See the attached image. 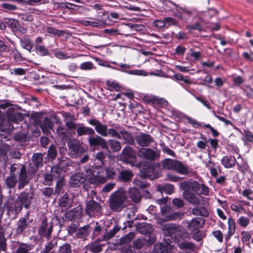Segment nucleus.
Returning a JSON list of instances; mask_svg holds the SVG:
<instances>
[{
	"label": "nucleus",
	"mask_w": 253,
	"mask_h": 253,
	"mask_svg": "<svg viewBox=\"0 0 253 253\" xmlns=\"http://www.w3.org/2000/svg\"><path fill=\"white\" fill-rule=\"evenodd\" d=\"M40 126L42 130L44 128L51 129L53 127V123L50 118L45 117L43 118V120Z\"/></svg>",
	"instance_id": "44"
},
{
	"label": "nucleus",
	"mask_w": 253,
	"mask_h": 253,
	"mask_svg": "<svg viewBox=\"0 0 253 253\" xmlns=\"http://www.w3.org/2000/svg\"><path fill=\"white\" fill-rule=\"evenodd\" d=\"M120 157L126 164H133L136 158V154L132 147L126 146L122 150Z\"/></svg>",
	"instance_id": "11"
},
{
	"label": "nucleus",
	"mask_w": 253,
	"mask_h": 253,
	"mask_svg": "<svg viewBox=\"0 0 253 253\" xmlns=\"http://www.w3.org/2000/svg\"><path fill=\"white\" fill-rule=\"evenodd\" d=\"M156 241L155 237H144L143 239H138L132 243V247L135 250L142 249L145 245L149 246L153 245Z\"/></svg>",
	"instance_id": "17"
},
{
	"label": "nucleus",
	"mask_w": 253,
	"mask_h": 253,
	"mask_svg": "<svg viewBox=\"0 0 253 253\" xmlns=\"http://www.w3.org/2000/svg\"><path fill=\"white\" fill-rule=\"evenodd\" d=\"M46 32L49 34H51L58 37L63 36L65 34V32L64 31L56 29L54 27L51 26H48L46 28Z\"/></svg>",
	"instance_id": "43"
},
{
	"label": "nucleus",
	"mask_w": 253,
	"mask_h": 253,
	"mask_svg": "<svg viewBox=\"0 0 253 253\" xmlns=\"http://www.w3.org/2000/svg\"><path fill=\"white\" fill-rule=\"evenodd\" d=\"M34 192L33 189H25L17 196L14 204L16 212H20L23 208L29 209L31 208L32 201L34 200Z\"/></svg>",
	"instance_id": "5"
},
{
	"label": "nucleus",
	"mask_w": 253,
	"mask_h": 253,
	"mask_svg": "<svg viewBox=\"0 0 253 253\" xmlns=\"http://www.w3.org/2000/svg\"><path fill=\"white\" fill-rule=\"evenodd\" d=\"M68 146L69 150L75 157L80 156L85 152V150L79 141H69L68 142Z\"/></svg>",
	"instance_id": "18"
},
{
	"label": "nucleus",
	"mask_w": 253,
	"mask_h": 253,
	"mask_svg": "<svg viewBox=\"0 0 253 253\" xmlns=\"http://www.w3.org/2000/svg\"><path fill=\"white\" fill-rule=\"evenodd\" d=\"M238 169L243 174H245L249 170V166L246 162H243L240 164L237 162Z\"/></svg>",
	"instance_id": "56"
},
{
	"label": "nucleus",
	"mask_w": 253,
	"mask_h": 253,
	"mask_svg": "<svg viewBox=\"0 0 253 253\" xmlns=\"http://www.w3.org/2000/svg\"><path fill=\"white\" fill-rule=\"evenodd\" d=\"M58 253H72L71 247L69 244H65L60 247Z\"/></svg>",
	"instance_id": "64"
},
{
	"label": "nucleus",
	"mask_w": 253,
	"mask_h": 253,
	"mask_svg": "<svg viewBox=\"0 0 253 253\" xmlns=\"http://www.w3.org/2000/svg\"><path fill=\"white\" fill-rule=\"evenodd\" d=\"M138 155L144 159L154 161L158 159L160 155L150 148H141L138 152Z\"/></svg>",
	"instance_id": "14"
},
{
	"label": "nucleus",
	"mask_w": 253,
	"mask_h": 253,
	"mask_svg": "<svg viewBox=\"0 0 253 253\" xmlns=\"http://www.w3.org/2000/svg\"><path fill=\"white\" fill-rule=\"evenodd\" d=\"M56 131L59 137L62 139L65 138L67 136L68 130L64 126H59L57 128Z\"/></svg>",
	"instance_id": "55"
},
{
	"label": "nucleus",
	"mask_w": 253,
	"mask_h": 253,
	"mask_svg": "<svg viewBox=\"0 0 253 253\" xmlns=\"http://www.w3.org/2000/svg\"><path fill=\"white\" fill-rule=\"evenodd\" d=\"M135 235L134 232H130L125 236L122 237L120 239L119 244L120 245L127 244L131 242Z\"/></svg>",
	"instance_id": "41"
},
{
	"label": "nucleus",
	"mask_w": 253,
	"mask_h": 253,
	"mask_svg": "<svg viewBox=\"0 0 253 253\" xmlns=\"http://www.w3.org/2000/svg\"><path fill=\"white\" fill-rule=\"evenodd\" d=\"M77 132L78 136L86 135L91 136L89 137H93L92 136L95 135V133L94 130L92 128L85 126L83 124H82L77 128Z\"/></svg>",
	"instance_id": "24"
},
{
	"label": "nucleus",
	"mask_w": 253,
	"mask_h": 253,
	"mask_svg": "<svg viewBox=\"0 0 253 253\" xmlns=\"http://www.w3.org/2000/svg\"><path fill=\"white\" fill-rule=\"evenodd\" d=\"M126 205L127 198L123 192L116 191L111 195L109 206L113 211H120Z\"/></svg>",
	"instance_id": "7"
},
{
	"label": "nucleus",
	"mask_w": 253,
	"mask_h": 253,
	"mask_svg": "<svg viewBox=\"0 0 253 253\" xmlns=\"http://www.w3.org/2000/svg\"><path fill=\"white\" fill-rule=\"evenodd\" d=\"M32 245L28 244L21 243L15 251V253H30Z\"/></svg>",
	"instance_id": "46"
},
{
	"label": "nucleus",
	"mask_w": 253,
	"mask_h": 253,
	"mask_svg": "<svg viewBox=\"0 0 253 253\" xmlns=\"http://www.w3.org/2000/svg\"><path fill=\"white\" fill-rule=\"evenodd\" d=\"M173 77L176 81H183L185 83L187 84H191L192 83V81L187 76L185 78L180 73L174 74Z\"/></svg>",
	"instance_id": "58"
},
{
	"label": "nucleus",
	"mask_w": 253,
	"mask_h": 253,
	"mask_svg": "<svg viewBox=\"0 0 253 253\" xmlns=\"http://www.w3.org/2000/svg\"><path fill=\"white\" fill-rule=\"evenodd\" d=\"M88 140L91 147L96 149L100 147L108 152H110L108 144L114 152H118L121 150L122 148L121 143L119 141L110 139L108 143L104 138L98 135H95L94 137H88Z\"/></svg>",
	"instance_id": "4"
},
{
	"label": "nucleus",
	"mask_w": 253,
	"mask_h": 253,
	"mask_svg": "<svg viewBox=\"0 0 253 253\" xmlns=\"http://www.w3.org/2000/svg\"><path fill=\"white\" fill-rule=\"evenodd\" d=\"M99 169L102 170V169H99L98 166L94 165V166L92 167V169H88L85 170L86 175H85L86 177L89 176V181L90 182V178L93 177L94 176H95L100 173Z\"/></svg>",
	"instance_id": "37"
},
{
	"label": "nucleus",
	"mask_w": 253,
	"mask_h": 253,
	"mask_svg": "<svg viewBox=\"0 0 253 253\" xmlns=\"http://www.w3.org/2000/svg\"><path fill=\"white\" fill-rule=\"evenodd\" d=\"M82 208L80 206H78L67 212L65 213V217L68 219L69 221H73L76 219H80L82 216Z\"/></svg>",
	"instance_id": "22"
},
{
	"label": "nucleus",
	"mask_w": 253,
	"mask_h": 253,
	"mask_svg": "<svg viewBox=\"0 0 253 253\" xmlns=\"http://www.w3.org/2000/svg\"><path fill=\"white\" fill-rule=\"evenodd\" d=\"M192 212L195 215H201L205 217H208L209 215L208 211L204 207L194 208L192 209Z\"/></svg>",
	"instance_id": "35"
},
{
	"label": "nucleus",
	"mask_w": 253,
	"mask_h": 253,
	"mask_svg": "<svg viewBox=\"0 0 253 253\" xmlns=\"http://www.w3.org/2000/svg\"><path fill=\"white\" fill-rule=\"evenodd\" d=\"M95 68L93 64L90 61L82 63L80 65V69L83 70H90Z\"/></svg>",
	"instance_id": "62"
},
{
	"label": "nucleus",
	"mask_w": 253,
	"mask_h": 253,
	"mask_svg": "<svg viewBox=\"0 0 253 253\" xmlns=\"http://www.w3.org/2000/svg\"><path fill=\"white\" fill-rule=\"evenodd\" d=\"M57 152L55 145H51L47 151V156L51 160H54L57 156Z\"/></svg>",
	"instance_id": "51"
},
{
	"label": "nucleus",
	"mask_w": 253,
	"mask_h": 253,
	"mask_svg": "<svg viewBox=\"0 0 253 253\" xmlns=\"http://www.w3.org/2000/svg\"><path fill=\"white\" fill-rule=\"evenodd\" d=\"M121 134V137L124 140V143L128 145H133L134 144V139H133L132 134L128 131L125 129H122L119 130Z\"/></svg>",
	"instance_id": "32"
},
{
	"label": "nucleus",
	"mask_w": 253,
	"mask_h": 253,
	"mask_svg": "<svg viewBox=\"0 0 253 253\" xmlns=\"http://www.w3.org/2000/svg\"><path fill=\"white\" fill-rule=\"evenodd\" d=\"M95 158L99 161V164L97 166L99 169H102V166L104 165V160L106 158V155L102 151H100L96 154Z\"/></svg>",
	"instance_id": "53"
},
{
	"label": "nucleus",
	"mask_w": 253,
	"mask_h": 253,
	"mask_svg": "<svg viewBox=\"0 0 253 253\" xmlns=\"http://www.w3.org/2000/svg\"><path fill=\"white\" fill-rule=\"evenodd\" d=\"M86 179V176L83 172H77L72 175L70 179V184L73 187H78Z\"/></svg>",
	"instance_id": "20"
},
{
	"label": "nucleus",
	"mask_w": 253,
	"mask_h": 253,
	"mask_svg": "<svg viewBox=\"0 0 253 253\" xmlns=\"http://www.w3.org/2000/svg\"><path fill=\"white\" fill-rule=\"evenodd\" d=\"M117 171L119 172V169L113 168H107L105 170L106 176L97 175L90 178V182L94 184L104 183L107 179H114L117 176Z\"/></svg>",
	"instance_id": "9"
},
{
	"label": "nucleus",
	"mask_w": 253,
	"mask_h": 253,
	"mask_svg": "<svg viewBox=\"0 0 253 253\" xmlns=\"http://www.w3.org/2000/svg\"><path fill=\"white\" fill-rule=\"evenodd\" d=\"M36 53L42 56L48 55L49 54L48 50L45 45H34Z\"/></svg>",
	"instance_id": "38"
},
{
	"label": "nucleus",
	"mask_w": 253,
	"mask_h": 253,
	"mask_svg": "<svg viewBox=\"0 0 253 253\" xmlns=\"http://www.w3.org/2000/svg\"><path fill=\"white\" fill-rule=\"evenodd\" d=\"M127 217L129 220L127 221H133L135 220H140L144 219L145 220H147V218L146 216L143 214H137L135 215V213L133 211H131L130 213H128L127 215Z\"/></svg>",
	"instance_id": "47"
},
{
	"label": "nucleus",
	"mask_w": 253,
	"mask_h": 253,
	"mask_svg": "<svg viewBox=\"0 0 253 253\" xmlns=\"http://www.w3.org/2000/svg\"><path fill=\"white\" fill-rule=\"evenodd\" d=\"M162 189L166 193L170 195L174 192V187L172 184L167 183L165 184Z\"/></svg>",
	"instance_id": "60"
},
{
	"label": "nucleus",
	"mask_w": 253,
	"mask_h": 253,
	"mask_svg": "<svg viewBox=\"0 0 253 253\" xmlns=\"http://www.w3.org/2000/svg\"><path fill=\"white\" fill-rule=\"evenodd\" d=\"M128 195L129 198L135 203H138L142 198L140 192L135 187L129 189Z\"/></svg>",
	"instance_id": "33"
},
{
	"label": "nucleus",
	"mask_w": 253,
	"mask_h": 253,
	"mask_svg": "<svg viewBox=\"0 0 253 253\" xmlns=\"http://www.w3.org/2000/svg\"><path fill=\"white\" fill-rule=\"evenodd\" d=\"M101 211V207L97 202L92 200L86 204L85 212L90 216H95V214L99 215Z\"/></svg>",
	"instance_id": "12"
},
{
	"label": "nucleus",
	"mask_w": 253,
	"mask_h": 253,
	"mask_svg": "<svg viewBox=\"0 0 253 253\" xmlns=\"http://www.w3.org/2000/svg\"><path fill=\"white\" fill-rule=\"evenodd\" d=\"M11 126V125L0 115V130L2 132H6L10 129Z\"/></svg>",
	"instance_id": "45"
},
{
	"label": "nucleus",
	"mask_w": 253,
	"mask_h": 253,
	"mask_svg": "<svg viewBox=\"0 0 253 253\" xmlns=\"http://www.w3.org/2000/svg\"><path fill=\"white\" fill-rule=\"evenodd\" d=\"M20 44L22 48L28 51L29 53L32 52L34 46L32 40L25 37L20 39Z\"/></svg>",
	"instance_id": "31"
},
{
	"label": "nucleus",
	"mask_w": 253,
	"mask_h": 253,
	"mask_svg": "<svg viewBox=\"0 0 253 253\" xmlns=\"http://www.w3.org/2000/svg\"><path fill=\"white\" fill-rule=\"evenodd\" d=\"M7 24L8 26L13 31H14L15 28L17 27L18 24L19 23L18 20L13 18L5 19V23Z\"/></svg>",
	"instance_id": "54"
},
{
	"label": "nucleus",
	"mask_w": 253,
	"mask_h": 253,
	"mask_svg": "<svg viewBox=\"0 0 253 253\" xmlns=\"http://www.w3.org/2000/svg\"><path fill=\"white\" fill-rule=\"evenodd\" d=\"M153 25L156 29L158 30H161L163 28H164L166 26L165 19H164L163 20H155L153 22Z\"/></svg>",
	"instance_id": "63"
},
{
	"label": "nucleus",
	"mask_w": 253,
	"mask_h": 253,
	"mask_svg": "<svg viewBox=\"0 0 253 253\" xmlns=\"http://www.w3.org/2000/svg\"><path fill=\"white\" fill-rule=\"evenodd\" d=\"M10 45L8 43H6L2 40H0V52L7 53L10 51Z\"/></svg>",
	"instance_id": "59"
},
{
	"label": "nucleus",
	"mask_w": 253,
	"mask_h": 253,
	"mask_svg": "<svg viewBox=\"0 0 253 253\" xmlns=\"http://www.w3.org/2000/svg\"><path fill=\"white\" fill-rule=\"evenodd\" d=\"M21 166L18 175L9 174L5 180V184L7 188L9 189H15L17 184V189L21 190L27 186L32 180L30 174L26 171V165L19 164Z\"/></svg>",
	"instance_id": "2"
},
{
	"label": "nucleus",
	"mask_w": 253,
	"mask_h": 253,
	"mask_svg": "<svg viewBox=\"0 0 253 253\" xmlns=\"http://www.w3.org/2000/svg\"><path fill=\"white\" fill-rule=\"evenodd\" d=\"M177 228V227H176ZM177 230H178V229H177ZM176 235L177 237L181 241H185V239H190V235L188 233V232L186 231H182L181 232H179V233H177V231H176Z\"/></svg>",
	"instance_id": "57"
},
{
	"label": "nucleus",
	"mask_w": 253,
	"mask_h": 253,
	"mask_svg": "<svg viewBox=\"0 0 253 253\" xmlns=\"http://www.w3.org/2000/svg\"><path fill=\"white\" fill-rule=\"evenodd\" d=\"M155 253H168L169 245L159 243L155 244L154 248Z\"/></svg>",
	"instance_id": "36"
},
{
	"label": "nucleus",
	"mask_w": 253,
	"mask_h": 253,
	"mask_svg": "<svg viewBox=\"0 0 253 253\" xmlns=\"http://www.w3.org/2000/svg\"><path fill=\"white\" fill-rule=\"evenodd\" d=\"M52 222H42L38 230L39 236L41 237H50L52 232Z\"/></svg>",
	"instance_id": "21"
},
{
	"label": "nucleus",
	"mask_w": 253,
	"mask_h": 253,
	"mask_svg": "<svg viewBox=\"0 0 253 253\" xmlns=\"http://www.w3.org/2000/svg\"><path fill=\"white\" fill-rule=\"evenodd\" d=\"M119 175L117 179L119 181L127 182L131 181L133 176L132 171L130 169H125L119 171Z\"/></svg>",
	"instance_id": "23"
},
{
	"label": "nucleus",
	"mask_w": 253,
	"mask_h": 253,
	"mask_svg": "<svg viewBox=\"0 0 253 253\" xmlns=\"http://www.w3.org/2000/svg\"><path fill=\"white\" fill-rule=\"evenodd\" d=\"M66 172L55 166H53L51 169V173H52L54 179H64L65 173Z\"/></svg>",
	"instance_id": "34"
},
{
	"label": "nucleus",
	"mask_w": 253,
	"mask_h": 253,
	"mask_svg": "<svg viewBox=\"0 0 253 253\" xmlns=\"http://www.w3.org/2000/svg\"><path fill=\"white\" fill-rule=\"evenodd\" d=\"M6 115L8 121L16 124H18L19 121H22L25 117V114L19 112L14 108H8Z\"/></svg>",
	"instance_id": "16"
},
{
	"label": "nucleus",
	"mask_w": 253,
	"mask_h": 253,
	"mask_svg": "<svg viewBox=\"0 0 253 253\" xmlns=\"http://www.w3.org/2000/svg\"><path fill=\"white\" fill-rule=\"evenodd\" d=\"M179 188L183 191L182 197L188 203L197 206L200 204V200L197 195L209 196V188L204 183L192 178L184 180L179 183Z\"/></svg>",
	"instance_id": "1"
},
{
	"label": "nucleus",
	"mask_w": 253,
	"mask_h": 253,
	"mask_svg": "<svg viewBox=\"0 0 253 253\" xmlns=\"http://www.w3.org/2000/svg\"><path fill=\"white\" fill-rule=\"evenodd\" d=\"M164 234V239L166 241H169V242H175L177 244V246L180 250L183 251L188 250L190 252H193L195 249V245L192 242L186 241H181L176 236V232L177 228L172 224H165L163 228Z\"/></svg>",
	"instance_id": "3"
},
{
	"label": "nucleus",
	"mask_w": 253,
	"mask_h": 253,
	"mask_svg": "<svg viewBox=\"0 0 253 253\" xmlns=\"http://www.w3.org/2000/svg\"><path fill=\"white\" fill-rule=\"evenodd\" d=\"M154 168L149 164L142 165L140 168V175L141 177L146 178L153 173Z\"/></svg>",
	"instance_id": "27"
},
{
	"label": "nucleus",
	"mask_w": 253,
	"mask_h": 253,
	"mask_svg": "<svg viewBox=\"0 0 253 253\" xmlns=\"http://www.w3.org/2000/svg\"><path fill=\"white\" fill-rule=\"evenodd\" d=\"M136 227L137 231L144 235V237H155L152 235L154 228L151 224L147 222H137Z\"/></svg>",
	"instance_id": "13"
},
{
	"label": "nucleus",
	"mask_w": 253,
	"mask_h": 253,
	"mask_svg": "<svg viewBox=\"0 0 253 253\" xmlns=\"http://www.w3.org/2000/svg\"><path fill=\"white\" fill-rule=\"evenodd\" d=\"M73 200L69 197L68 193H66L61 197L58 201V206L61 208H69L72 206Z\"/></svg>",
	"instance_id": "26"
},
{
	"label": "nucleus",
	"mask_w": 253,
	"mask_h": 253,
	"mask_svg": "<svg viewBox=\"0 0 253 253\" xmlns=\"http://www.w3.org/2000/svg\"><path fill=\"white\" fill-rule=\"evenodd\" d=\"M71 162L69 158L62 156L58 158L57 162L55 166L66 172L68 167L71 165Z\"/></svg>",
	"instance_id": "28"
},
{
	"label": "nucleus",
	"mask_w": 253,
	"mask_h": 253,
	"mask_svg": "<svg viewBox=\"0 0 253 253\" xmlns=\"http://www.w3.org/2000/svg\"><path fill=\"white\" fill-rule=\"evenodd\" d=\"M186 29L189 31H192L193 30H196L199 32H202L204 31L203 26L199 22H196L193 24L188 25L186 26Z\"/></svg>",
	"instance_id": "52"
},
{
	"label": "nucleus",
	"mask_w": 253,
	"mask_h": 253,
	"mask_svg": "<svg viewBox=\"0 0 253 253\" xmlns=\"http://www.w3.org/2000/svg\"><path fill=\"white\" fill-rule=\"evenodd\" d=\"M119 66L121 68L120 70L126 72L129 75H134L137 76H146L147 74L146 72L141 70H133L130 71H127V69L130 68V66L125 63H121L119 65Z\"/></svg>",
	"instance_id": "25"
},
{
	"label": "nucleus",
	"mask_w": 253,
	"mask_h": 253,
	"mask_svg": "<svg viewBox=\"0 0 253 253\" xmlns=\"http://www.w3.org/2000/svg\"><path fill=\"white\" fill-rule=\"evenodd\" d=\"M135 140L141 147H148L154 141L153 138L150 134L143 132L135 137Z\"/></svg>",
	"instance_id": "19"
},
{
	"label": "nucleus",
	"mask_w": 253,
	"mask_h": 253,
	"mask_svg": "<svg viewBox=\"0 0 253 253\" xmlns=\"http://www.w3.org/2000/svg\"><path fill=\"white\" fill-rule=\"evenodd\" d=\"M88 227L89 226L87 225L81 227L76 234V237L78 238H83L86 237L88 234L87 230Z\"/></svg>",
	"instance_id": "50"
},
{
	"label": "nucleus",
	"mask_w": 253,
	"mask_h": 253,
	"mask_svg": "<svg viewBox=\"0 0 253 253\" xmlns=\"http://www.w3.org/2000/svg\"><path fill=\"white\" fill-rule=\"evenodd\" d=\"M206 234L205 231H201L198 229H195L193 231L192 237L194 240L200 242L206 237Z\"/></svg>",
	"instance_id": "39"
},
{
	"label": "nucleus",
	"mask_w": 253,
	"mask_h": 253,
	"mask_svg": "<svg viewBox=\"0 0 253 253\" xmlns=\"http://www.w3.org/2000/svg\"><path fill=\"white\" fill-rule=\"evenodd\" d=\"M43 155L41 153H35L33 154L32 160L34 166H30L28 169L26 167V171L30 174V177L32 180L37 173L39 168L43 166Z\"/></svg>",
	"instance_id": "8"
},
{
	"label": "nucleus",
	"mask_w": 253,
	"mask_h": 253,
	"mask_svg": "<svg viewBox=\"0 0 253 253\" xmlns=\"http://www.w3.org/2000/svg\"><path fill=\"white\" fill-rule=\"evenodd\" d=\"M121 127V126L118 125L115 126V128L107 129L108 135L120 139L121 138V136L119 132V129Z\"/></svg>",
	"instance_id": "42"
},
{
	"label": "nucleus",
	"mask_w": 253,
	"mask_h": 253,
	"mask_svg": "<svg viewBox=\"0 0 253 253\" xmlns=\"http://www.w3.org/2000/svg\"><path fill=\"white\" fill-rule=\"evenodd\" d=\"M121 227L119 225H115L113 229L111 230L109 232L105 233L103 236L102 240L107 241L113 237L121 229Z\"/></svg>",
	"instance_id": "40"
},
{
	"label": "nucleus",
	"mask_w": 253,
	"mask_h": 253,
	"mask_svg": "<svg viewBox=\"0 0 253 253\" xmlns=\"http://www.w3.org/2000/svg\"><path fill=\"white\" fill-rule=\"evenodd\" d=\"M64 185V179H58L55 185V193L59 194Z\"/></svg>",
	"instance_id": "61"
},
{
	"label": "nucleus",
	"mask_w": 253,
	"mask_h": 253,
	"mask_svg": "<svg viewBox=\"0 0 253 253\" xmlns=\"http://www.w3.org/2000/svg\"><path fill=\"white\" fill-rule=\"evenodd\" d=\"M234 128L239 131L242 135V140L245 144L247 142H250L253 144V134L248 129H244L243 132L240 129L234 126Z\"/></svg>",
	"instance_id": "30"
},
{
	"label": "nucleus",
	"mask_w": 253,
	"mask_h": 253,
	"mask_svg": "<svg viewBox=\"0 0 253 253\" xmlns=\"http://www.w3.org/2000/svg\"><path fill=\"white\" fill-rule=\"evenodd\" d=\"M88 124L94 127L95 130L97 133L102 136H108L107 128L106 125L102 124L100 121L96 119H90L88 121Z\"/></svg>",
	"instance_id": "15"
},
{
	"label": "nucleus",
	"mask_w": 253,
	"mask_h": 253,
	"mask_svg": "<svg viewBox=\"0 0 253 253\" xmlns=\"http://www.w3.org/2000/svg\"><path fill=\"white\" fill-rule=\"evenodd\" d=\"M228 229L227 235L225 236V239L227 241L230 239L232 235L235 233L236 226L235 222H228Z\"/></svg>",
	"instance_id": "48"
},
{
	"label": "nucleus",
	"mask_w": 253,
	"mask_h": 253,
	"mask_svg": "<svg viewBox=\"0 0 253 253\" xmlns=\"http://www.w3.org/2000/svg\"><path fill=\"white\" fill-rule=\"evenodd\" d=\"M161 164L164 169L173 170L183 175H187L189 173L188 166L187 165H184L180 161L165 158L161 161Z\"/></svg>",
	"instance_id": "6"
},
{
	"label": "nucleus",
	"mask_w": 253,
	"mask_h": 253,
	"mask_svg": "<svg viewBox=\"0 0 253 253\" xmlns=\"http://www.w3.org/2000/svg\"><path fill=\"white\" fill-rule=\"evenodd\" d=\"M161 214L164 217L163 221H168L169 220H180V218L183 215V213L181 212H173L172 209L168 206H164L161 208Z\"/></svg>",
	"instance_id": "10"
},
{
	"label": "nucleus",
	"mask_w": 253,
	"mask_h": 253,
	"mask_svg": "<svg viewBox=\"0 0 253 253\" xmlns=\"http://www.w3.org/2000/svg\"><path fill=\"white\" fill-rule=\"evenodd\" d=\"M43 182L44 185H51L52 184L53 179L54 177L52 175V173L49 172H45L43 174Z\"/></svg>",
	"instance_id": "49"
},
{
	"label": "nucleus",
	"mask_w": 253,
	"mask_h": 253,
	"mask_svg": "<svg viewBox=\"0 0 253 253\" xmlns=\"http://www.w3.org/2000/svg\"><path fill=\"white\" fill-rule=\"evenodd\" d=\"M237 161L234 156H225L221 160V163L226 169H230L234 167Z\"/></svg>",
	"instance_id": "29"
}]
</instances>
